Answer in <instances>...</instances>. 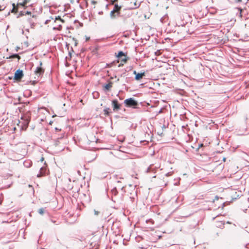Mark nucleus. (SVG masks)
<instances>
[{
  "instance_id": "f257e3e1",
  "label": "nucleus",
  "mask_w": 249,
  "mask_h": 249,
  "mask_svg": "<svg viewBox=\"0 0 249 249\" xmlns=\"http://www.w3.org/2000/svg\"><path fill=\"white\" fill-rule=\"evenodd\" d=\"M168 123L166 122L164 119H160L157 126V134L160 136H164L168 132Z\"/></svg>"
},
{
  "instance_id": "f03ea898",
  "label": "nucleus",
  "mask_w": 249,
  "mask_h": 249,
  "mask_svg": "<svg viewBox=\"0 0 249 249\" xmlns=\"http://www.w3.org/2000/svg\"><path fill=\"white\" fill-rule=\"evenodd\" d=\"M124 103L127 107H132L137 106L138 103L133 98H130L124 100Z\"/></svg>"
},
{
  "instance_id": "7ed1b4c3",
  "label": "nucleus",
  "mask_w": 249,
  "mask_h": 249,
  "mask_svg": "<svg viewBox=\"0 0 249 249\" xmlns=\"http://www.w3.org/2000/svg\"><path fill=\"white\" fill-rule=\"evenodd\" d=\"M42 62H40V66L37 67L35 71V74L36 76L35 78H38L40 77L44 72V70L41 67Z\"/></svg>"
},
{
  "instance_id": "20e7f679",
  "label": "nucleus",
  "mask_w": 249,
  "mask_h": 249,
  "mask_svg": "<svg viewBox=\"0 0 249 249\" xmlns=\"http://www.w3.org/2000/svg\"><path fill=\"white\" fill-rule=\"evenodd\" d=\"M23 76V72L22 70L19 69L16 71L15 73L14 78L16 80H20Z\"/></svg>"
},
{
  "instance_id": "39448f33",
  "label": "nucleus",
  "mask_w": 249,
  "mask_h": 249,
  "mask_svg": "<svg viewBox=\"0 0 249 249\" xmlns=\"http://www.w3.org/2000/svg\"><path fill=\"white\" fill-rule=\"evenodd\" d=\"M27 3V1H25L23 3H18L17 4V6H15V4L13 3V9H12L11 10V12L12 13H14V12H17L18 11V7L21 6H24L25 5V4H26Z\"/></svg>"
},
{
  "instance_id": "423d86ee",
  "label": "nucleus",
  "mask_w": 249,
  "mask_h": 249,
  "mask_svg": "<svg viewBox=\"0 0 249 249\" xmlns=\"http://www.w3.org/2000/svg\"><path fill=\"white\" fill-rule=\"evenodd\" d=\"M113 106V109L114 111L120 109V105L119 104L118 102L116 100H114L112 101Z\"/></svg>"
},
{
  "instance_id": "0eeeda50",
  "label": "nucleus",
  "mask_w": 249,
  "mask_h": 249,
  "mask_svg": "<svg viewBox=\"0 0 249 249\" xmlns=\"http://www.w3.org/2000/svg\"><path fill=\"white\" fill-rule=\"evenodd\" d=\"M224 222L222 220H218L217 218L215 219V226L217 228H220L222 229L224 227Z\"/></svg>"
},
{
  "instance_id": "6e6552de",
  "label": "nucleus",
  "mask_w": 249,
  "mask_h": 249,
  "mask_svg": "<svg viewBox=\"0 0 249 249\" xmlns=\"http://www.w3.org/2000/svg\"><path fill=\"white\" fill-rule=\"evenodd\" d=\"M122 8V6L119 5L117 3H115L114 5V8L111 11V15H113L114 12H120Z\"/></svg>"
},
{
  "instance_id": "1a4fd4ad",
  "label": "nucleus",
  "mask_w": 249,
  "mask_h": 249,
  "mask_svg": "<svg viewBox=\"0 0 249 249\" xmlns=\"http://www.w3.org/2000/svg\"><path fill=\"white\" fill-rule=\"evenodd\" d=\"M133 73L135 75V79L137 80L142 79L144 75V73H137L136 71H133Z\"/></svg>"
},
{
  "instance_id": "9d476101",
  "label": "nucleus",
  "mask_w": 249,
  "mask_h": 249,
  "mask_svg": "<svg viewBox=\"0 0 249 249\" xmlns=\"http://www.w3.org/2000/svg\"><path fill=\"white\" fill-rule=\"evenodd\" d=\"M123 56H124V58L122 59V61L125 62L127 59L126 58V56L124 55V53L122 51L119 52L117 55V57L119 58H121Z\"/></svg>"
},
{
  "instance_id": "9b49d317",
  "label": "nucleus",
  "mask_w": 249,
  "mask_h": 249,
  "mask_svg": "<svg viewBox=\"0 0 249 249\" xmlns=\"http://www.w3.org/2000/svg\"><path fill=\"white\" fill-rule=\"evenodd\" d=\"M156 169V166L154 164H151L147 169L146 172L147 173H152L153 172L155 173V170Z\"/></svg>"
},
{
  "instance_id": "f8f14e48",
  "label": "nucleus",
  "mask_w": 249,
  "mask_h": 249,
  "mask_svg": "<svg viewBox=\"0 0 249 249\" xmlns=\"http://www.w3.org/2000/svg\"><path fill=\"white\" fill-rule=\"evenodd\" d=\"M120 15V12H114L113 15H111V11L110 13V17L111 19L116 18L117 17H119Z\"/></svg>"
},
{
  "instance_id": "ddd939ff",
  "label": "nucleus",
  "mask_w": 249,
  "mask_h": 249,
  "mask_svg": "<svg viewBox=\"0 0 249 249\" xmlns=\"http://www.w3.org/2000/svg\"><path fill=\"white\" fill-rule=\"evenodd\" d=\"M112 87V82H110L108 84L104 86V88L106 90H110L111 88Z\"/></svg>"
},
{
  "instance_id": "4468645a",
  "label": "nucleus",
  "mask_w": 249,
  "mask_h": 249,
  "mask_svg": "<svg viewBox=\"0 0 249 249\" xmlns=\"http://www.w3.org/2000/svg\"><path fill=\"white\" fill-rule=\"evenodd\" d=\"M46 169L43 167H41L40 169V172L39 173L37 174V177H41L43 176L45 174L44 170Z\"/></svg>"
},
{
  "instance_id": "2eb2a0df",
  "label": "nucleus",
  "mask_w": 249,
  "mask_h": 249,
  "mask_svg": "<svg viewBox=\"0 0 249 249\" xmlns=\"http://www.w3.org/2000/svg\"><path fill=\"white\" fill-rule=\"evenodd\" d=\"M109 110H110V108L109 107H106L105 108H104V114L106 116H108L109 115V113H110Z\"/></svg>"
},
{
  "instance_id": "dca6fc26",
  "label": "nucleus",
  "mask_w": 249,
  "mask_h": 249,
  "mask_svg": "<svg viewBox=\"0 0 249 249\" xmlns=\"http://www.w3.org/2000/svg\"><path fill=\"white\" fill-rule=\"evenodd\" d=\"M24 165L26 167H30L31 166L32 162L30 160L26 161L24 162Z\"/></svg>"
},
{
  "instance_id": "f3484780",
  "label": "nucleus",
  "mask_w": 249,
  "mask_h": 249,
  "mask_svg": "<svg viewBox=\"0 0 249 249\" xmlns=\"http://www.w3.org/2000/svg\"><path fill=\"white\" fill-rule=\"evenodd\" d=\"M10 58H18V60L20 59V57L19 56V55L18 54H13L10 56Z\"/></svg>"
},
{
  "instance_id": "a211bd4d",
  "label": "nucleus",
  "mask_w": 249,
  "mask_h": 249,
  "mask_svg": "<svg viewBox=\"0 0 249 249\" xmlns=\"http://www.w3.org/2000/svg\"><path fill=\"white\" fill-rule=\"evenodd\" d=\"M44 212L45 210L43 208H40L38 211V213L41 215H42L44 213Z\"/></svg>"
},
{
  "instance_id": "6ab92c4d",
  "label": "nucleus",
  "mask_w": 249,
  "mask_h": 249,
  "mask_svg": "<svg viewBox=\"0 0 249 249\" xmlns=\"http://www.w3.org/2000/svg\"><path fill=\"white\" fill-rule=\"evenodd\" d=\"M25 15V12H23V11H20L19 13V14L18 15V16H17V18H19V17L22 16H24Z\"/></svg>"
},
{
  "instance_id": "aec40b11",
  "label": "nucleus",
  "mask_w": 249,
  "mask_h": 249,
  "mask_svg": "<svg viewBox=\"0 0 249 249\" xmlns=\"http://www.w3.org/2000/svg\"><path fill=\"white\" fill-rule=\"evenodd\" d=\"M55 20H60L61 21H62V22H64V21L63 19H62L60 17H59V16H58L57 17H56V18H55Z\"/></svg>"
},
{
  "instance_id": "412c9836",
  "label": "nucleus",
  "mask_w": 249,
  "mask_h": 249,
  "mask_svg": "<svg viewBox=\"0 0 249 249\" xmlns=\"http://www.w3.org/2000/svg\"><path fill=\"white\" fill-rule=\"evenodd\" d=\"M112 193L114 194V195L116 194V193H117V190L115 187L112 190Z\"/></svg>"
},
{
  "instance_id": "4be33fe9",
  "label": "nucleus",
  "mask_w": 249,
  "mask_h": 249,
  "mask_svg": "<svg viewBox=\"0 0 249 249\" xmlns=\"http://www.w3.org/2000/svg\"><path fill=\"white\" fill-rule=\"evenodd\" d=\"M94 214L96 215H97L99 214V213H100V212L98 211H96L95 210H94Z\"/></svg>"
},
{
  "instance_id": "5701e85b",
  "label": "nucleus",
  "mask_w": 249,
  "mask_h": 249,
  "mask_svg": "<svg viewBox=\"0 0 249 249\" xmlns=\"http://www.w3.org/2000/svg\"><path fill=\"white\" fill-rule=\"evenodd\" d=\"M28 14V15H31V12L30 11H26L25 12V15Z\"/></svg>"
},
{
  "instance_id": "b1692460",
  "label": "nucleus",
  "mask_w": 249,
  "mask_h": 249,
  "mask_svg": "<svg viewBox=\"0 0 249 249\" xmlns=\"http://www.w3.org/2000/svg\"><path fill=\"white\" fill-rule=\"evenodd\" d=\"M160 50L157 51V55H159L160 54Z\"/></svg>"
},
{
  "instance_id": "393cba45",
  "label": "nucleus",
  "mask_w": 249,
  "mask_h": 249,
  "mask_svg": "<svg viewBox=\"0 0 249 249\" xmlns=\"http://www.w3.org/2000/svg\"><path fill=\"white\" fill-rule=\"evenodd\" d=\"M44 160V158H43V157H42V158H41V159H40V161H43Z\"/></svg>"
},
{
  "instance_id": "a878e982",
  "label": "nucleus",
  "mask_w": 249,
  "mask_h": 249,
  "mask_svg": "<svg viewBox=\"0 0 249 249\" xmlns=\"http://www.w3.org/2000/svg\"><path fill=\"white\" fill-rule=\"evenodd\" d=\"M111 1L112 2V3H113L114 2H115V1H116L117 0H111Z\"/></svg>"
},
{
  "instance_id": "bb28decb",
  "label": "nucleus",
  "mask_w": 249,
  "mask_h": 249,
  "mask_svg": "<svg viewBox=\"0 0 249 249\" xmlns=\"http://www.w3.org/2000/svg\"><path fill=\"white\" fill-rule=\"evenodd\" d=\"M215 199L216 200H218V197L217 196H216L215 197Z\"/></svg>"
},
{
  "instance_id": "cd10ccee",
  "label": "nucleus",
  "mask_w": 249,
  "mask_h": 249,
  "mask_svg": "<svg viewBox=\"0 0 249 249\" xmlns=\"http://www.w3.org/2000/svg\"><path fill=\"white\" fill-rule=\"evenodd\" d=\"M28 20H29V23H31V18H29V19H28Z\"/></svg>"
},
{
  "instance_id": "c85d7f7f",
  "label": "nucleus",
  "mask_w": 249,
  "mask_h": 249,
  "mask_svg": "<svg viewBox=\"0 0 249 249\" xmlns=\"http://www.w3.org/2000/svg\"><path fill=\"white\" fill-rule=\"evenodd\" d=\"M49 20H47L45 22V24H47L48 23Z\"/></svg>"
},
{
  "instance_id": "c756f323",
  "label": "nucleus",
  "mask_w": 249,
  "mask_h": 249,
  "mask_svg": "<svg viewBox=\"0 0 249 249\" xmlns=\"http://www.w3.org/2000/svg\"><path fill=\"white\" fill-rule=\"evenodd\" d=\"M89 39V37H87L86 41H88Z\"/></svg>"
},
{
  "instance_id": "7c9ffc66",
  "label": "nucleus",
  "mask_w": 249,
  "mask_h": 249,
  "mask_svg": "<svg viewBox=\"0 0 249 249\" xmlns=\"http://www.w3.org/2000/svg\"><path fill=\"white\" fill-rule=\"evenodd\" d=\"M52 123H53V122H52V121H50V122L49 123V124H51Z\"/></svg>"
},
{
  "instance_id": "2f4dec72",
  "label": "nucleus",
  "mask_w": 249,
  "mask_h": 249,
  "mask_svg": "<svg viewBox=\"0 0 249 249\" xmlns=\"http://www.w3.org/2000/svg\"><path fill=\"white\" fill-rule=\"evenodd\" d=\"M153 178H156V176H153Z\"/></svg>"
}]
</instances>
